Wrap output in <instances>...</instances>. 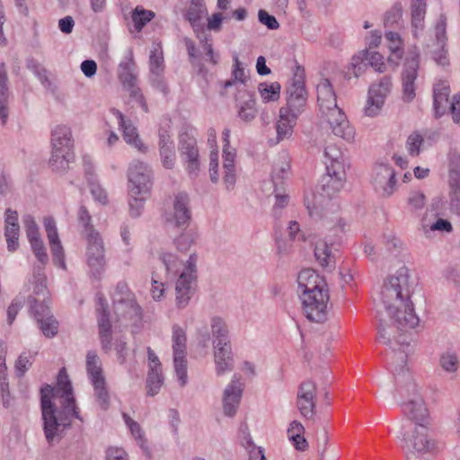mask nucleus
Segmentation results:
<instances>
[{"label": "nucleus", "instance_id": "f257e3e1", "mask_svg": "<svg viewBox=\"0 0 460 460\" xmlns=\"http://www.w3.org/2000/svg\"><path fill=\"white\" fill-rule=\"evenodd\" d=\"M385 312L378 313V340L389 347L401 364L395 367V377L401 382L405 374L406 358L412 352L410 332L420 323L410 299L409 270L400 268L385 282L380 293Z\"/></svg>", "mask_w": 460, "mask_h": 460}, {"label": "nucleus", "instance_id": "f03ea898", "mask_svg": "<svg viewBox=\"0 0 460 460\" xmlns=\"http://www.w3.org/2000/svg\"><path fill=\"white\" fill-rule=\"evenodd\" d=\"M44 433L49 443L58 441L70 426L71 418L80 419L73 388L65 368L59 370L57 387L45 385L40 390Z\"/></svg>", "mask_w": 460, "mask_h": 460}, {"label": "nucleus", "instance_id": "7ed1b4c3", "mask_svg": "<svg viewBox=\"0 0 460 460\" xmlns=\"http://www.w3.org/2000/svg\"><path fill=\"white\" fill-rule=\"evenodd\" d=\"M323 179L324 194L308 193L305 195L304 203L309 217L319 223L332 235L339 236L346 231L347 220L340 215V207L325 196H332L341 191L344 186L345 170L343 164L330 166Z\"/></svg>", "mask_w": 460, "mask_h": 460}, {"label": "nucleus", "instance_id": "20e7f679", "mask_svg": "<svg viewBox=\"0 0 460 460\" xmlns=\"http://www.w3.org/2000/svg\"><path fill=\"white\" fill-rule=\"evenodd\" d=\"M297 283L306 318L312 322H324L330 298L325 279L314 270L305 269L299 273Z\"/></svg>", "mask_w": 460, "mask_h": 460}, {"label": "nucleus", "instance_id": "39448f33", "mask_svg": "<svg viewBox=\"0 0 460 460\" xmlns=\"http://www.w3.org/2000/svg\"><path fill=\"white\" fill-rule=\"evenodd\" d=\"M161 260L168 276H177L174 284L176 305L179 308L187 306L196 289L197 255L190 254L184 262L172 252H163Z\"/></svg>", "mask_w": 460, "mask_h": 460}, {"label": "nucleus", "instance_id": "423d86ee", "mask_svg": "<svg viewBox=\"0 0 460 460\" xmlns=\"http://www.w3.org/2000/svg\"><path fill=\"white\" fill-rule=\"evenodd\" d=\"M317 103L321 116L329 124L332 133L347 141L355 137L347 116L337 105V96L329 79L323 78L316 85Z\"/></svg>", "mask_w": 460, "mask_h": 460}, {"label": "nucleus", "instance_id": "0eeeda50", "mask_svg": "<svg viewBox=\"0 0 460 460\" xmlns=\"http://www.w3.org/2000/svg\"><path fill=\"white\" fill-rule=\"evenodd\" d=\"M396 438L407 460L432 452L436 444L429 437V424L396 425Z\"/></svg>", "mask_w": 460, "mask_h": 460}, {"label": "nucleus", "instance_id": "6e6552de", "mask_svg": "<svg viewBox=\"0 0 460 460\" xmlns=\"http://www.w3.org/2000/svg\"><path fill=\"white\" fill-rule=\"evenodd\" d=\"M406 385L400 387V405L404 419L397 425L429 424V412L416 385L408 376Z\"/></svg>", "mask_w": 460, "mask_h": 460}, {"label": "nucleus", "instance_id": "1a4fd4ad", "mask_svg": "<svg viewBox=\"0 0 460 460\" xmlns=\"http://www.w3.org/2000/svg\"><path fill=\"white\" fill-rule=\"evenodd\" d=\"M74 138L68 126L57 125L51 132V155L49 161L52 171L62 173L75 159Z\"/></svg>", "mask_w": 460, "mask_h": 460}, {"label": "nucleus", "instance_id": "9d476101", "mask_svg": "<svg viewBox=\"0 0 460 460\" xmlns=\"http://www.w3.org/2000/svg\"><path fill=\"white\" fill-rule=\"evenodd\" d=\"M173 349V365L181 386H184L188 382L187 376V335L183 328L178 324L172 326V335Z\"/></svg>", "mask_w": 460, "mask_h": 460}, {"label": "nucleus", "instance_id": "9b49d317", "mask_svg": "<svg viewBox=\"0 0 460 460\" xmlns=\"http://www.w3.org/2000/svg\"><path fill=\"white\" fill-rule=\"evenodd\" d=\"M420 54L417 49L409 50L402 74V99L411 102L416 96V79L418 76Z\"/></svg>", "mask_w": 460, "mask_h": 460}, {"label": "nucleus", "instance_id": "f8f14e48", "mask_svg": "<svg viewBox=\"0 0 460 460\" xmlns=\"http://www.w3.org/2000/svg\"><path fill=\"white\" fill-rule=\"evenodd\" d=\"M114 313L117 322L126 327L138 328L142 320L141 308L136 303L134 296L130 294L115 300Z\"/></svg>", "mask_w": 460, "mask_h": 460}, {"label": "nucleus", "instance_id": "ddd939ff", "mask_svg": "<svg viewBox=\"0 0 460 460\" xmlns=\"http://www.w3.org/2000/svg\"><path fill=\"white\" fill-rule=\"evenodd\" d=\"M128 179L131 196L146 194L152 187L151 171L145 163L139 160H135L129 164Z\"/></svg>", "mask_w": 460, "mask_h": 460}, {"label": "nucleus", "instance_id": "4468645a", "mask_svg": "<svg viewBox=\"0 0 460 460\" xmlns=\"http://www.w3.org/2000/svg\"><path fill=\"white\" fill-rule=\"evenodd\" d=\"M371 184L382 198H389L396 190L395 172L390 165L380 163L373 169Z\"/></svg>", "mask_w": 460, "mask_h": 460}, {"label": "nucleus", "instance_id": "2eb2a0df", "mask_svg": "<svg viewBox=\"0 0 460 460\" xmlns=\"http://www.w3.org/2000/svg\"><path fill=\"white\" fill-rule=\"evenodd\" d=\"M86 240V261L91 270L99 273L105 266L104 245L100 234L96 230H90Z\"/></svg>", "mask_w": 460, "mask_h": 460}, {"label": "nucleus", "instance_id": "dca6fc26", "mask_svg": "<svg viewBox=\"0 0 460 460\" xmlns=\"http://www.w3.org/2000/svg\"><path fill=\"white\" fill-rule=\"evenodd\" d=\"M244 384L241 377L234 375L230 383L223 391L222 408L223 412L227 417H234L239 408L243 396Z\"/></svg>", "mask_w": 460, "mask_h": 460}, {"label": "nucleus", "instance_id": "f3484780", "mask_svg": "<svg viewBox=\"0 0 460 460\" xmlns=\"http://www.w3.org/2000/svg\"><path fill=\"white\" fill-rule=\"evenodd\" d=\"M179 152L186 163V170L190 176L195 177L200 170L199 154L197 140L189 134L180 137Z\"/></svg>", "mask_w": 460, "mask_h": 460}, {"label": "nucleus", "instance_id": "a211bd4d", "mask_svg": "<svg viewBox=\"0 0 460 460\" xmlns=\"http://www.w3.org/2000/svg\"><path fill=\"white\" fill-rule=\"evenodd\" d=\"M223 139V181L227 190L234 189L236 182L235 156L236 151L230 146V129L225 128L222 133Z\"/></svg>", "mask_w": 460, "mask_h": 460}, {"label": "nucleus", "instance_id": "6ab92c4d", "mask_svg": "<svg viewBox=\"0 0 460 460\" xmlns=\"http://www.w3.org/2000/svg\"><path fill=\"white\" fill-rule=\"evenodd\" d=\"M316 385L306 380L303 382L297 391L296 406L300 414L306 419H313L315 412Z\"/></svg>", "mask_w": 460, "mask_h": 460}, {"label": "nucleus", "instance_id": "aec40b11", "mask_svg": "<svg viewBox=\"0 0 460 460\" xmlns=\"http://www.w3.org/2000/svg\"><path fill=\"white\" fill-rule=\"evenodd\" d=\"M164 221L171 226L181 227L187 226L190 219L189 198L185 193L175 196L172 209L164 213Z\"/></svg>", "mask_w": 460, "mask_h": 460}, {"label": "nucleus", "instance_id": "412c9836", "mask_svg": "<svg viewBox=\"0 0 460 460\" xmlns=\"http://www.w3.org/2000/svg\"><path fill=\"white\" fill-rule=\"evenodd\" d=\"M43 225L49 240L53 262L56 266L66 269L64 248L59 239L56 222L52 217L43 219Z\"/></svg>", "mask_w": 460, "mask_h": 460}, {"label": "nucleus", "instance_id": "4be33fe9", "mask_svg": "<svg viewBox=\"0 0 460 460\" xmlns=\"http://www.w3.org/2000/svg\"><path fill=\"white\" fill-rule=\"evenodd\" d=\"M148 374L146 378V394L155 396L164 384V376L160 360L154 350L147 349Z\"/></svg>", "mask_w": 460, "mask_h": 460}, {"label": "nucleus", "instance_id": "5701e85b", "mask_svg": "<svg viewBox=\"0 0 460 460\" xmlns=\"http://www.w3.org/2000/svg\"><path fill=\"white\" fill-rule=\"evenodd\" d=\"M111 112L116 118L122 130V137L125 142L140 152H146L147 147L142 142L137 129L132 122L129 119H126L124 115L117 109H111Z\"/></svg>", "mask_w": 460, "mask_h": 460}, {"label": "nucleus", "instance_id": "b1692460", "mask_svg": "<svg viewBox=\"0 0 460 460\" xmlns=\"http://www.w3.org/2000/svg\"><path fill=\"white\" fill-rule=\"evenodd\" d=\"M213 358L217 376H223L233 370L234 360L231 343L213 346Z\"/></svg>", "mask_w": 460, "mask_h": 460}, {"label": "nucleus", "instance_id": "393cba45", "mask_svg": "<svg viewBox=\"0 0 460 460\" xmlns=\"http://www.w3.org/2000/svg\"><path fill=\"white\" fill-rule=\"evenodd\" d=\"M299 114L290 111L288 108L281 107L279 109V119L276 122V132L279 141L291 137Z\"/></svg>", "mask_w": 460, "mask_h": 460}, {"label": "nucleus", "instance_id": "a878e982", "mask_svg": "<svg viewBox=\"0 0 460 460\" xmlns=\"http://www.w3.org/2000/svg\"><path fill=\"white\" fill-rule=\"evenodd\" d=\"M31 313L40 323V327L46 337L52 338L57 335L58 331V323L50 314L49 306L44 305L40 308L31 305Z\"/></svg>", "mask_w": 460, "mask_h": 460}, {"label": "nucleus", "instance_id": "bb28decb", "mask_svg": "<svg viewBox=\"0 0 460 460\" xmlns=\"http://www.w3.org/2000/svg\"><path fill=\"white\" fill-rule=\"evenodd\" d=\"M306 94L304 82L300 79L295 80L287 90V104L283 108L301 113L305 104Z\"/></svg>", "mask_w": 460, "mask_h": 460}, {"label": "nucleus", "instance_id": "cd10ccee", "mask_svg": "<svg viewBox=\"0 0 460 460\" xmlns=\"http://www.w3.org/2000/svg\"><path fill=\"white\" fill-rule=\"evenodd\" d=\"M208 13L204 0H190L185 18L190 23L197 37L203 31L201 20Z\"/></svg>", "mask_w": 460, "mask_h": 460}, {"label": "nucleus", "instance_id": "c85d7f7f", "mask_svg": "<svg viewBox=\"0 0 460 460\" xmlns=\"http://www.w3.org/2000/svg\"><path fill=\"white\" fill-rule=\"evenodd\" d=\"M235 100L239 118L246 122L252 120L257 113L252 95L246 89H243L239 91V94H236Z\"/></svg>", "mask_w": 460, "mask_h": 460}, {"label": "nucleus", "instance_id": "c756f323", "mask_svg": "<svg viewBox=\"0 0 460 460\" xmlns=\"http://www.w3.org/2000/svg\"><path fill=\"white\" fill-rule=\"evenodd\" d=\"M210 332L212 336V346L231 343L229 327L223 318L219 316H213L210 319Z\"/></svg>", "mask_w": 460, "mask_h": 460}, {"label": "nucleus", "instance_id": "7c9ffc66", "mask_svg": "<svg viewBox=\"0 0 460 460\" xmlns=\"http://www.w3.org/2000/svg\"><path fill=\"white\" fill-rule=\"evenodd\" d=\"M101 307L98 309L99 334L102 348L105 353H108L111 349V326L106 307L102 304Z\"/></svg>", "mask_w": 460, "mask_h": 460}, {"label": "nucleus", "instance_id": "2f4dec72", "mask_svg": "<svg viewBox=\"0 0 460 460\" xmlns=\"http://www.w3.org/2000/svg\"><path fill=\"white\" fill-rule=\"evenodd\" d=\"M136 63L133 59L132 53H128L125 61H122L119 66V78L123 86L132 88L137 85V74H136Z\"/></svg>", "mask_w": 460, "mask_h": 460}, {"label": "nucleus", "instance_id": "473e14b6", "mask_svg": "<svg viewBox=\"0 0 460 460\" xmlns=\"http://www.w3.org/2000/svg\"><path fill=\"white\" fill-rule=\"evenodd\" d=\"M30 311H31V305H35L36 308H40L44 305L49 306L50 298L49 291L47 290V278L44 276L39 277L34 284L33 296L29 298Z\"/></svg>", "mask_w": 460, "mask_h": 460}, {"label": "nucleus", "instance_id": "72a5a7b5", "mask_svg": "<svg viewBox=\"0 0 460 460\" xmlns=\"http://www.w3.org/2000/svg\"><path fill=\"white\" fill-rule=\"evenodd\" d=\"M366 57H367V49H363L351 58L344 72L346 79L358 78L365 73L367 67Z\"/></svg>", "mask_w": 460, "mask_h": 460}, {"label": "nucleus", "instance_id": "f704fd0d", "mask_svg": "<svg viewBox=\"0 0 460 460\" xmlns=\"http://www.w3.org/2000/svg\"><path fill=\"white\" fill-rule=\"evenodd\" d=\"M208 143L211 148L209 155V174L212 182L217 183L219 180L218 173V151L217 146V132L214 128L208 131Z\"/></svg>", "mask_w": 460, "mask_h": 460}, {"label": "nucleus", "instance_id": "c9c22d12", "mask_svg": "<svg viewBox=\"0 0 460 460\" xmlns=\"http://www.w3.org/2000/svg\"><path fill=\"white\" fill-rule=\"evenodd\" d=\"M159 151L164 167L172 169L175 164L174 146L166 133L160 134Z\"/></svg>", "mask_w": 460, "mask_h": 460}, {"label": "nucleus", "instance_id": "e433bc0d", "mask_svg": "<svg viewBox=\"0 0 460 460\" xmlns=\"http://www.w3.org/2000/svg\"><path fill=\"white\" fill-rule=\"evenodd\" d=\"M426 14V0H412L411 7L412 33L418 37L420 31L424 28V18Z\"/></svg>", "mask_w": 460, "mask_h": 460}, {"label": "nucleus", "instance_id": "4c0bfd02", "mask_svg": "<svg viewBox=\"0 0 460 460\" xmlns=\"http://www.w3.org/2000/svg\"><path fill=\"white\" fill-rule=\"evenodd\" d=\"M449 93V85L446 83L437 84L434 87V110L438 117L443 115L447 109Z\"/></svg>", "mask_w": 460, "mask_h": 460}, {"label": "nucleus", "instance_id": "58836bf2", "mask_svg": "<svg viewBox=\"0 0 460 460\" xmlns=\"http://www.w3.org/2000/svg\"><path fill=\"white\" fill-rule=\"evenodd\" d=\"M86 371L92 384L105 381L101 358L94 351L86 355Z\"/></svg>", "mask_w": 460, "mask_h": 460}, {"label": "nucleus", "instance_id": "ea45409f", "mask_svg": "<svg viewBox=\"0 0 460 460\" xmlns=\"http://www.w3.org/2000/svg\"><path fill=\"white\" fill-rule=\"evenodd\" d=\"M314 255L319 264L329 270L334 267V256L332 253L330 245L323 240L316 243L314 248Z\"/></svg>", "mask_w": 460, "mask_h": 460}, {"label": "nucleus", "instance_id": "a19ab883", "mask_svg": "<svg viewBox=\"0 0 460 460\" xmlns=\"http://www.w3.org/2000/svg\"><path fill=\"white\" fill-rule=\"evenodd\" d=\"M7 75L4 65H0V120L3 125L8 118V94L6 87Z\"/></svg>", "mask_w": 460, "mask_h": 460}, {"label": "nucleus", "instance_id": "79ce46f5", "mask_svg": "<svg viewBox=\"0 0 460 460\" xmlns=\"http://www.w3.org/2000/svg\"><path fill=\"white\" fill-rule=\"evenodd\" d=\"M233 76L234 80L226 81L224 86L225 88L235 86L237 94H239L240 90L245 89V73L243 67L242 66V63L237 57H234V58Z\"/></svg>", "mask_w": 460, "mask_h": 460}, {"label": "nucleus", "instance_id": "37998d69", "mask_svg": "<svg viewBox=\"0 0 460 460\" xmlns=\"http://www.w3.org/2000/svg\"><path fill=\"white\" fill-rule=\"evenodd\" d=\"M149 71L150 75L164 72V53L160 43L154 44L150 51Z\"/></svg>", "mask_w": 460, "mask_h": 460}, {"label": "nucleus", "instance_id": "c03bdc74", "mask_svg": "<svg viewBox=\"0 0 460 460\" xmlns=\"http://www.w3.org/2000/svg\"><path fill=\"white\" fill-rule=\"evenodd\" d=\"M280 84L278 82L261 83L258 86V91L263 102L278 101L280 97Z\"/></svg>", "mask_w": 460, "mask_h": 460}, {"label": "nucleus", "instance_id": "a18cd8bd", "mask_svg": "<svg viewBox=\"0 0 460 460\" xmlns=\"http://www.w3.org/2000/svg\"><path fill=\"white\" fill-rule=\"evenodd\" d=\"M439 366L448 374H455L460 367L458 355L454 351H446L439 358Z\"/></svg>", "mask_w": 460, "mask_h": 460}, {"label": "nucleus", "instance_id": "49530a36", "mask_svg": "<svg viewBox=\"0 0 460 460\" xmlns=\"http://www.w3.org/2000/svg\"><path fill=\"white\" fill-rule=\"evenodd\" d=\"M392 86V77L385 76L381 78L378 82L373 84L370 86L368 93L372 95L376 96L379 99H382L383 101H385V98L391 92Z\"/></svg>", "mask_w": 460, "mask_h": 460}, {"label": "nucleus", "instance_id": "de8ad7c7", "mask_svg": "<svg viewBox=\"0 0 460 460\" xmlns=\"http://www.w3.org/2000/svg\"><path fill=\"white\" fill-rule=\"evenodd\" d=\"M449 200L452 207L460 208V173L453 172L448 179Z\"/></svg>", "mask_w": 460, "mask_h": 460}, {"label": "nucleus", "instance_id": "09e8293b", "mask_svg": "<svg viewBox=\"0 0 460 460\" xmlns=\"http://www.w3.org/2000/svg\"><path fill=\"white\" fill-rule=\"evenodd\" d=\"M131 17L136 30L140 31L142 28L155 17V13L137 6L132 12Z\"/></svg>", "mask_w": 460, "mask_h": 460}, {"label": "nucleus", "instance_id": "8fccbe9b", "mask_svg": "<svg viewBox=\"0 0 460 460\" xmlns=\"http://www.w3.org/2000/svg\"><path fill=\"white\" fill-rule=\"evenodd\" d=\"M402 5L400 3H395L385 14V25L386 27L400 25L402 22Z\"/></svg>", "mask_w": 460, "mask_h": 460}, {"label": "nucleus", "instance_id": "3c124183", "mask_svg": "<svg viewBox=\"0 0 460 460\" xmlns=\"http://www.w3.org/2000/svg\"><path fill=\"white\" fill-rule=\"evenodd\" d=\"M94 390V396L100 407L107 410L110 406V395L106 386V381L92 384Z\"/></svg>", "mask_w": 460, "mask_h": 460}, {"label": "nucleus", "instance_id": "603ef678", "mask_svg": "<svg viewBox=\"0 0 460 460\" xmlns=\"http://www.w3.org/2000/svg\"><path fill=\"white\" fill-rule=\"evenodd\" d=\"M384 104L385 101L368 93L367 102L364 108V114L370 118L376 117L380 114Z\"/></svg>", "mask_w": 460, "mask_h": 460}, {"label": "nucleus", "instance_id": "864d4df0", "mask_svg": "<svg viewBox=\"0 0 460 460\" xmlns=\"http://www.w3.org/2000/svg\"><path fill=\"white\" fill-rule=\"evenodd\" d=\"M324 158L326 169H329L330 166H333L336 164H343L342 163V154L340 148L335 145H328L324 149Z\"/></svg>", "mask_w": 460, "mask_h": 460}, {"label": "nucleus", "instance_id": "5fc2aeb1", "mask_svg": "<svg viewBox=\"0 0 460 460\" xmlns=\"http://www.w3.org/2000/svg\"><path fill=\"white\" fill-rule=\"evenodd\" d=\"M367 64L369 65L375 71L383 74L386 70L385 58L377 51H371L367 49V57H366Z\"/></svg>", "mask_w": 460, "mask_h": 460}, {"label": "nucleus", "instance_id": "6e6d98bb", "mask_svg": "<svg viewBox=\"0 0 460 460\" xmlns=\"http://www.w3.org/2000/svg\"><path fill=\"white\" fill-rule=\"evenodd\" d=\"M423 141L424 140L421 135L418 133L411 134L406 141V148L409 155L411 156L419 155Z\"/></svg>", "mask_w": 460, "mask_h": 460}, {"label": "nucleus", "instance_id": "4d7b16f0", "mask_svg": "<svg viewBox=\"0 0 460 460\" xmlns=\"http://www.w3.org/2000/svg\"><path fill=\"white\" fill-rule=\"evenodd\" d=\"M407 204L411 210H420L426 204V197L421 191H411L407 198Z\"/></svg>", "mask_w": 460, "mask_h": 460}, {"label": "nucleus", "instance_id": "13d9d810", "mask_svg": "<svg viewBox=\"0 0 460 460\" xmlns=\"http://www.w3.org/2000/svg\"><path fill=\"white\" fill-rule=\"evenodd\" d=\"M288 170L289 164L285 158H283V160L279 161L278 164H275L271 174L273 183L275 185L281 183V180L284 179Z\"/></svg>", "mask_w": 460, "mask_h": 460}, {"label": "nucleus", "instance_id": "bf43d9fd", "mask_svg": "<svg viewBox=\"0 0 460 460\" xmlns=\"http://www.w3.org/2000/svg\"><path fill=\"white\" fill-rule=\"evenodd\" d=\"M125 422L128 425V429L131 431V434L135 437V438L137 440L138 444L141 447H144L146 444V439L144 436V432L140 427V425L130 419L128 416L124 414Z\"/></svg>", "mask_w": 460, "mask_h": 460}, {"label": "nucleus", "instance_id": "052dcab7", "mask_svg": "<svg viewBox=\"0 0 460 460\" xmlns=\"http://www.w3.org/2000/svg\"><path fill=\"white\" fill-rule=\"evenodd\" d=\"M289 202V196L286 193H276L275 202L272 208V215L275 218H280L282 216V210L285 208Z\"/></svg>", "mask_w": 460, "mask_h": 460}, {"label": "nucleus", "instance_id": "680f3d73", "mask_svg": "<svg viewBox=\"0 0 460 460\" xmlns=\"http://www.w3.org/2000/svg\"><path fill=\"white\" fill-rule=\"evenodd\" d=\"M198 38L200 40L203 49L206 51L208 60L212 64H217L218 56L215 54L212 43L210 42L209 39H208L203 31L199 33V37Z\"/></svg>", "mask_w": 460, "mask_h": 460}, {"label": "nucleus", "instance_id": "e2e57ef3", "mask_svg": "<svg viewBox=\"0 0 460 460\" xmlns=\"http://www.w3.org/2000/svg\"><path fill=\"white\" fill-rule=\"evenodd\" d=\"M446 27L447 19L444 15H440L435 27V35L438 45H446Z\"/></svg>", "mask_w": 460, "mask_h": 460}, {"label": "nucleus", "instance_id": "0e129e2a", "mask_svg": "<svg viewBox=\"0 0 460 460\" xmlns=\"http://www.w3.org/2000/svg\"><path fill=\"white\" fill-rule=\"evenodd\" d=\"M431 232L451 233L453 230L452 224L444 218H438L436 221L426 226Z\"/></svg>", "mask_w": 460, "mask_h": 460}, {"label": "nucleus", "instance_id": "69168bd1", "mask_svg": "<svg viewBox=\"0 0 460 460\" xmlns=\"http://www.w3.org/2000/svg\"><path fill=\"white\" fill-rule=\"evenodd\" d=\"M258 20L270 30H277L279 28V23L277 19L265 10H260L258 12Z\"/></svg>", "mask_w": 460, "mask_h": 460}, {"label": "nucleus", "instance_id": "338daca9", "mask_svg": "<svg viewBox=\"0 0 460 460\" xmlns=\"http://www.w3.org/2000/svg\"><path fill=\"white\" fill-rule=\"evenodd\" d=\"M151 85L164 94L168 93V85L164 78V73L151 74L149 77Z\"/></svg>", "mask_w": 460, "mask_h": 460}, {"label": "nucleus", "instance_id": "774afa93", "mask_svg": "<svg viewBox=\"0 0 460 460\" xmlns=\"http://www.w3.org/2000/svg\"><path fill=\"white\" fill-rule=\"evenodd\" d=\"M449 176L453 172L460 173V153L456 149H450L447 155Z\"/></svg>", "mask_w": 460, "mask_h": 460}]
</instances>
